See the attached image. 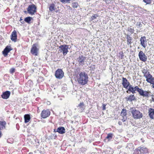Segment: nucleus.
<instances>
[{
    "mask_svg": "<svg viewBox=\"0 0 154 154\" xmlns=\"http://www.w3.org/2000/svg\"><path fill=\"white\" fill-rule=\"evenodd\" d=\"M130 110L132 114V117L134 119H139L142 117V113L138 110L136 109L135 108L132 107L130 108Z\"/></svg>",
    "mask_w": 154,
    "mask_h": 154,
    "instance_id": "obj_1",
    "label": "nucleus"
},
{
    "mask_svg": "<svg viewBox=\"0 0 154 154\" xmlns=\"http://www.w3.org/2000/svg\"><path fill=\"white\" fill-rule=\"evenodd\" d=\"M36 7L34 4H32L29 5L27 8V11L28 13L30 15H32L36 12Z\"/></svg>",
    "mask_w": 154,
    "mask_h": 154,
    "instance_id": "obj_2",
    "label": "nucleus"
},
{
    "mask_svg": "<svg viewBox=\"0 0 154 154\" xmlns=\"http://www.w3.org/2000/svg\"><path fill=\"white\" fill-rule=\"evenodd\" d=\"M60 49L59 51L60 52H62L63 54L64 55H66L68 52V49L69 48V45H60L59 46Z\"/></svg>",
    "mask_w": 154,
    "mask_h": 154,
    "instance_id": "obj_3",
    "label": "nucleus"
},
{
    "mask_svg": "<svg viewBox=\"0 0 154 154\" xmlns=\"http://www.w3.org/2000/svg\"><path fill=\"white\" fill-rule=\"evenodd\" d=\"M86 57L82 55H80L76 59L79 66H83L85 64Z\"/></svg>",
    "mask_w": 154,
    "mask_h": 154,
    "instance_id": "obj_4",
    "label": "nucleus"
},
{
    "mask_svg": "<svg viewBox=\"0 0 154 154\" xmlns=\"http://www.w3.org/2000/svg\"><path fill=\"white\" fill-rule=\"evenodd\" d=\"M138 56L140 60L143 62H145L146 61L147 57L142 51H140L139 52Z\"/></svg>",
    "mask_w": 154,
    "mask_h": 154,
    "instance_id": "obj_5",
    "label": "nucleus"
},
{
    "mask_svg": "<svg viewBox=\"0 0 154 154\" xmlns=\"http://www.w3.org/2000/svg\"><path fill=\"white\" fill-rule=\"evenodd\" d=\"M51 112L48 109L43 110L41 112V116L42 118L45 119L49 116Z\"/></svg>",
    "mask_w": 154,
    "mask_h": 154,
    "instance_id": "obj_6",
    "label": "nucleus"
},
{
    "mask_svg": "<svg viewBox=\"0 0 154 154\" xmlns=\"http://www.w3.org/2000/svg\"><path fill=\"white\" fill-rule=\"evenodd\" d=\"M77 80L79 83L82 85H84L87 83L88 78H77Z\"/></svg>",
    "mask_w": 154,
    "mask_h": 154,
    "instance_id": "obj_7",
    "label": "nucleus"
},
{
    "mask_svg": "<svg viewBox=\"0 0 154 154\" xmlns=\"http://www.w3.org/2000/svg\"><path fill=\"white\" fill-rule=\"evenodd\" d=\"M151 94L152 93H151L150 91H144L142 90L140 93V94L143 97H149L152 95Z\"/></svg>",
    "mask_w": 154,
    "mask_h": 154,
    "instance_id": "obj_8",
    "label": "nucleus"
},
{
    "mask_svg": "<svg viewBox=\"0 0 154 154\" xmlns=\"http://www.w3.org/2000/svg\"><path fill=\"white\" fill-rule=\"evenodd\" d=\"M127 114V110L126 109H122L120 114L121 115L122 117L123 118L122 119V120L123 122H125L127 119V117L126 116Z\"/></svg>",
    "mask_w": 154,
    "mask_h": 154,
    "instance_id": "obj_9",
    "label": "nucleus"
},
{
    "mask_svg": "<svg viewBox=\"0 0 154 154\" xmlns=\"http://www.w3.org/2000/svg\"><path fill=\"white\" fill-rule=\"evenodd\" d=\"M38 49L37 48L36 44H34L31 49V53L35 56H37L38 54Z\"/></svg>",
    "mask_w": 154,
    "mask_h": 154,
    "instance_id": "obj_10",
    "label": "nucleus"
},
{
    "mask_svg": "<svg viewBox=\"0 0 154 154\" xmlns=\"http://www.w3.org/2000/svg\"><path fill=\"white\" fill-rule=\"evenodd\" d=\"M140 45L142 46L144 48H145L147 45L146 37L144 36L140 38Z\"/></svg>",
    "mask_w": 154,
    "mask_h": 154,
    "instance_id": "obj_11",
    "label": "nucleus"
},
{
    "mask_svg": "<svg viewBox=\"0 0 154 154\" xmlns=\"http://www.w3.org/2000/svg\"><path fill=\"white\" fill-rule=\"evenodd\" d=\"M64 73L63 70L60 69H58L55 72V75L56 77H63Z\"/></svg>",
    "mask_w": 154,
    "mask_h": 154,
    "instance_id": "obj_12",
    "label": "nucleus"
},
{
    "mask_svg": "<svg viewBox=\"0 0 154 154\" xmlns=\"http://www.w3.org/2000/svg\"><path fill=\"white\" fill-rule=\"evenodd\" d=\"M49 11L51 12H57L58 11L55 6V5L53 3H51L49 5Z\"/></svg>",
    "mask_w": 154,
    "mask_h": 154,
    "instance_id": "obj_13",
    "label": "nucleus"
},
{
    "mask_svg": "<svg viewBox=\"0 0 154 154\" xmlns=\"http://www.w3.org/2000/svg\"><path fill=\"white\" fill-rule=\"evenodd\" d=\"M11 39L14 42L17 41V32L15 30H14L12 33L11 35Z\"/></svg>",
    "mask_w": 154,
    "mask_h": 154,
    "instance_id": "obj_14",
    "label": "nucleus"
},
{
    "mask_svg": "<svg viewBox=\"0 0 154 154\" xmlns=\"http://www.w3.org/2000/svg\"><path fill=\"white\" fill-rule=\"evenodd\" d=\"M77 107L79 112H81L84 111L85 106L83 102H81Z\"/></svg>",
    "mask_w": 154,
    "mask_h": 154,
    "instance_id": "obj_15",
    "label": "nucleus"
},
{
    "mask_svg": "<svg viewBox=\"0 0 154 154\" xmlns=\"http://www.w3.org/2000/svg\"><path fill=\"white\" fill-rule=\"evenodd\" d=\"M122 84L124 88H128V87L130 85V83L125 78H122Z\"/></svg>",
    "mask_w": 154,
    "mask_h": 154,
    "instance_id": "obj_16",
    "label": "nucleus"
},
{
    "mask_svg": "<svg viewBox=\"0 0 154 154\" xmlns=\"http://www.w3.org/2000/svg\"><path fill=\"white\" fill-rule=\"evenodd\" d=\"M11 92L9 91H6L2 93L1 96L2 98L4 99L8 98L10 95Z\"/></svg>",
    "mask_w": 154,
    "mask_h": 154,
    "instance_id": "obj_17",
    "label": "nucleus"
},
{
    "mask_svg": "<svg viewBox=\"0 0 154 154\" xmlns=\"http://www.w3.org/2000/svg\"><path fill=\"white\" fill-rule=\"evenodd\" d=\"M11 50V47L10 46H7L3 51V53L5 56L7 55L8 52Z\"/></svg>",
    "mask_w": 154,
    "mask_h": 154,
    "instance_id": "obj_18",
    "label": "nucleus"
},
{
    "mask_svg": "<svg viewBox=\"0 0 154 154\" xmlns=\"http://www.w3.org/2000/svg\"><path fill=\"white\" fill-rule=\"evenodd\" d=\"M56 131L58 132L60 134H63L65 133L66 131L64 127L60 126L58 128Z\"/></svg>",
    "mask_w": 154,
    "mask_h": 154,
    "instance_id": "obj_19",
    "label": "nucleus"
},
{
    "mask_svg": "<svg viewBox=\"0 0 154 154\" xmlns=\"http://www.w3.org/2000/svg\"><path fill=\"white\" fill-rule=\"evenodd\" d=\"M142 72L143 73L144 76L145 77H152L148 72L147 69H143L142 70Z\"/></svg>",
    "mask_w": 154,
    "mask_h": 154,
    "instance_id": "obj_20",
    "label": "nucleus"
},
{
    "mask_svg": "<svg viewBox=\"0 0 154 154\" xmlns=\"http://www.w3.org/2000/svg\"><path fill=\"white\" fill-rule=\"evenodd\" d=\"M138 149H139L142 154H145L148 152V149L145 147H139Z\"/></svg>",
    "mask_w": 154,
    "mask_h": 154,
    "instance_id": "obj_21",
    "label": "nucleus"
},
{
    "mask_svg": "<svg viewBox=\"0 0 154 154\" xmlns=\"http://www.w3.org/2000/svg\"><path fill=\"white\" fill-rule=\"evenodd\" d=\"M149 115L151 119H154L153 115L154 114V109L150 108L149 109Z\"/></svg>",
    "mask_w": 154,
    "mask_h": 154,
    "instance_id": "obj_22",
    "label": "nucleus"
},
{
    "mask_svg": "<svg viewBox=\"0 0 154 154\" xmlns=\"http://www.w3.org/2000/svg\"><path fill=\"white\" fill-rule=\"evenodd\" d=\"M126 38L127 39V44L128 45H131L132 42L131 41L132 40V38L128 34L126 35Z\"/></svg>",
    "mask_w": 154,
    "mask_h": 154,
    "instance_id": "obj_23",
    "label": "nucleus"
},
{
    "mask_svg": "<svg viewBox=\"0 0 154 154\" xmlns=\"http://www.w3.org/2000/svg\"><path fill=\"white\" fill-rule=\"evenodd\" d=\"M125 99L127 101H132L135 100V97L134 95H131L128 97H126Z\"/></svg>",
    "mask_w": 154,
    "mask_h": 154,
    "instance_id": "obj_24",
    "label": "nucleus"
},
{
    "mask_svg": "<svg viewBox=\"0 0 154 154\" xmlns=\"http://www.w3.org/2000/svg\"><path fill=\"white\" fill-rule=\"evenodd\" d=\"M24 122L25 123H27L29 122L31 118L30 115L29 114H25L24 116Z\"/></svg>",
    "mask_w": 154,
    "mask_h": 154,
    "instance_id": "obj_25",
    "label": "nucleus"
},
{
    "mask_svg": "<svg viewBox=\"0 0 154 154\" xmlns=\"http://www.w3.org/2000/svg\"><path fill=\"white\" fill-rule=\"evenodd\" d=\"M6 124V122L4 121H0V130L5 129V125Z\"/></svg>",
    "mask_w": 154,
    "mask_h": 154,
    "instance_id": "obj_26",
    "label": "nucleus"
},
{
    "mask_svg": "<svg viewBox=\"0 0 154 154\" xmlns=\"http://www.w3.org/2000/svg\"><path fill=\"white\" fill-rule=\"evenodd\" d=\"M146 81L151 84H154V78H146Z\"/></svg>",
    "mask_w": 154,
    "mask_h": 154,
    "instance_id": "obj_27",
    "label": "nucleus"
},
{
    "mask_svg": "<svg viewBox=\"0 0 154 154\" xmlns=\"http://www.w3.org/2000/svg\"><path fill=\"white\" fill-rule=\"evenodd\" d=\"M33 82L31 80H29L27 82L26 84V86L27 87H31L33 85Z\"/></svg>",
    "mask_w": 154,
    "mask_h": 154,
    "instance_id": "obj_28",
    "label": "nucleus"
},
{
    "mask_svg": "<svg viewBox=\"0 0 154 154\" xmlns=\"http://www.w3.org/2000/svg\"><path fill=\"white\" fill-rule=\"evenodd\" d=\"M57 137V136L55 134H51L48 137V140L55 139Z\"/></svg>",
    "mask_w": 154,
    "mask_h": 154,
    "instance_id": "obj_29",
    "label": "nucleus"
},
{
    "mask_svg": "<svg viewBox=\"0 0 154 154\" xmlns=\"http://www.w3.org/2000/svg\"><path fill=\"white\" fill-rule=\"evenodd\" d=\"M129 88L128 89V91L132 92V94H134L135 92H134V88L133 87L132 85H130L129 86Z\"/></svg>",
    "mask_w": 154,
    "mask_h": 154,
    "instance_id": "obj_30",
    "label": "nucleus"
},
{
    "mask_svg": "<svg viewBox=\"0 0 154 154\" xmlns=\"http://www.w3.org/2000/svg\"><path fill=\"white\" fill-rule=\"evenodd\" d=\"M71 6L73 8H78L79 6V5L78 2H73L72 3Z\"/></svg>",
    "mask_w": 154,
    "mask_h": 154,
    "instance_id": "obj_31",
    "label": "nucleus"
},
{
    "mask_svg": "<svg viewBox=\"0 0 154 154\" xmlns=\"http://www.w3.org/2000/svg\"><path fill=\"white\" fill-rule=\"evenodd\" d=\"M113 136V134L112 133H109L106 137V138L108 139L109 140H112V137Z\"/></svg>",
    "mask_w": 154,
    "mask_h": 154,
    "instance_id": "obj_32",
    "label": "nucleus"
},
{
    "mask_svg": "<svg viewBox=\"0 0 154 154\" xmlns=\"http://www.w3.org/2000/svg\"><path fill=\"white\" fill-rule=\"evenodd\" d=\"M32 19V17H29L25 18L24 19V21L28 23H30L31 20Z\"/></svg>",
    "mask_w": 154,
    "mask_h": 154,
    "instance_id": "obj_33",
    "label": "nucleus"
},
{
    "mask_svg": "<svg viewBox=\"0 0 154 154\" xmlns=\"http://www.w3.org/2000/svg\"><path fill=\"white\" fill-rule=\"evenodd\" d=\"M79 76L80 77H88L87 74L85 72H81L79 75Z\"/></svg>",
    "mask_w": 154,
    "mask_h": 154,
    "instance_id": "obj_34",
    "label": "nucleus"
},
{
    "mask_svg": "<svg viewBox=\"0 0 154 154\" xmlns=\"http://www.w3.org/2000/svg\"><path fill=\"white\" fill-rule=\"evenodd\" d=\"M134 92L135 91H137L138 92L139 94H140V93L141 92L142 89H140L138 88V87L137 86H135L134 88Z\"/></svg>",
    "mask_w": 154,
    "mask_h": 154,
    "instance_id": "obj_35",
    "label": "nucleus"
},
{
    "mask_svg": "<svg viewBox=\"0 0 154 154\" xmlns=\"http://www.w3.org/2000/svg\"><path fill=\"white\" fill-rule=\"evenodd\" d=\"M127 30L132 34L134 33V29L133 28H131V27H128Z\"/></svg>",
    "mask_w": 154,
    "mask_h": 154,
    "instance_id": "obj_36",
    "label": "nucleus"
},
{
    "mask_svg": "<svg viewBox=\"0 0 154 154\" xmlns=\"http://www.w3.org/2000/svg\"><path fill=\"white\" fill-rule=\"evenodd\" d=\"M138 147L134 151L133 154H142Z\"/></svg>",
    "mask_w": 154,
    "mask_h": 154,
    "instance_id": "obj_37",
    "label": "nucleus"
},
{
    "mask_svg": "<svg viewBox=\"0 0 154 154\" xmlns=\"http://www.w3.org/2000/svg\"><path fill=\"white\" fill-rule=\"evenodd\" d=\"M98 17V15L97 14H94L92 17H91V20H93L94 19L97 18Z\"/></svg>",
    "mask_w": 154,
    "mask_h": 154,
    "instance_id": "obj_38",
    "label": "nucleus"
},
{
    "mask_svg": "<svg viewBox=\"0 0 154 154\" xmlns=\"http://www.w3.org/2000/svg\"><path fill=\"white\" fill-rule=\"evenodd\" d=\"M136 25L137 26H138V28L141 27L142 26V25L141 24L140 22H137V23Z\"/></svg>",
    "mask_w": 154,
    "mask_h": 154,
    "instance_id": "obj_39",
    "label": "nucleus"
},
{
    "mask_svg": "<svg viewBox=\"0 0 154 154\" xmlns=\"http://www.w3.org/2000/svg\"><path fill=\"white\" fill-rule=\"evenodd\" d=\"M143 1L146 4H150L151 2V0H143Z\"/></svg>",
    "mask_w": 154,
    "mask_h": 154,
    "instance_id": "obj_40",
    "label": "nucleus"
},
{
    "mask_svg": "<svg viewBox=\"0 0 154 154\" xmlns=\"http://www.w3.org/2000/svg\"><path fill=\"white\" fill-rule=\"evenodd\" d=\"M87 150V149L85 148L82 147L80 149V151L81 152H83Z\"/></svg>",
    "mask_w": 154,
    "mask_h": 154,
    "instance_id": "obj_41",
    "label": "nucleus"
},
{
    "mask_svg": "<svg viewBox=\"0 0 154 154\" xmlns=\"http://www.w3.org/2000/svg\"><path fill=\"white\" fill-rule=\"evenodd\" d=\"M15 69L14 68H12L10 70V72L11 73H12L14 72L15 71Z\"/></svg>",
    "mask_w": 154,
    "mask_h": 154,
    "instance_id": "obj_42",
    "label": "nucleus"
},
{
    "mask_svg": "<svg viewBox=\"0 0 154 154\" xmlns=\"http://www.w3.org/2000/svg\"><path fill=\"white\" fill-rule=\"evenodd\" d=\"M102 106H103V108H102V109L103 110H105L106 109V105L105 104H103Z\"/></svg>",
    "mask_w": 154,
    "mask_h": 154,
    "instance_id": "obj_43",
    "label": "nucleus"
},
{
    "mask_svg": "<svg viewBox=\"0 0 154 154\" xmlns=\"http://www.w3.org/2000/svg\"><path fill=\"white\" fill-rule=\"evenodd\" d=\"M16 128L17 130H19V125L18 123H17L16 125Z\"/></svg>",
    "mask_w": 154,
    "mask_h": 154,
    "instance_id": "obj_44",
    "label": "nucleus"
},
{
    "mask_svg": "<svg viewBox=\"0 0 154 154\" xmlns=\"http://www.w3.org/2000/svg\"><path fill=\"white\" fill-rule=\"evenodd\" d=\"M121 59H122L123 58V57L124 56V55L123 54V53L122 52H121Z\"/></svg>",
    "mask_w": 154,
    "mask_h": 154,
    "instance_id": "obj_45",
    "label": "nucleus"
},
{
    "mask_svg": "<svg viewBox=\"0 0 154 154\" xmlns=\"http://www.w3.org/2000/svg\"><path fill=\"white\" fill-rule=\"evenodd\" d=\"M66 88L64 87H62V90L63 91V90H66Z\"/></svg>",
    "mask_w": 154,
    "mask_h": 154,
    "instance_id": "obj_46",
    "label": "nucleus"
},
{
    "mask_svg": "<svg viewBox=\"0 0 154 154\" xmlns=\"http://www.w3.org/2000/svg\"><path fill=\"white\" fill-rule=\"evenodd\" d=\"M58 97L59 98V97H64V96L63 95H60V96H58Z\"/></svg>",
    "mask_w": 154,
    "mask_h": 154,
    "instance_id": "obj_47",
    "label": "nucleus"
},
{
    "mask_svg": "<svg viewBox=\"0 0 154 154\" xmlns=\"http://www.w3.org/2000/svg\"><path fill=\"white\" fill-rule=\"evenodd\" d=\"M90 68H95V66L94 65H92V66H90Z\"/></svg>",
    "mask_w": 154,
    "mask_h": 154,
    "instance_id": "obj_48",
    "label": "nucleus"
},
{
    "mask_svg": "<svg viewBox=\"0 0 154 154\" xmlns=\"http://www.w3.org/2000/svg\"><path fill=\"white\" fill-rule=\"evenodd\" d=\"M77 69H76V70H78L79 71H80V68L78 67L77 68H76Z\"/></svg>",
    "mask_w": 154,
    "mask_h": 154,
    "instance_id": "obj_49",
    "label": "nucleus"
},
{
    "mask_svg": "<svg viewBox=\"0 0 154 154\" xmlns=\"http://www.w3.org/2000/svg\"><path fill=\"white\" fill-rule=\"evenodd\" d=\"M10 140V139H8L7 140V141L8 143H10L9 142V140Z\"/></svg>",
    "mask_w": 154,
    "mask_h": 154,
    "instance_id": "obj_50",
    "label": "nucleus"
},
{
    "mask_svg": "<svg viewBox=\"0 0 154 154\" xmlns=\"http://www.w3.org/2000/svg\"><path fill=\"white\" fill-rule=\"evenodd\" d=\"M122 123L121 122H118V124L119 125H121Z\"/></svg>",
    "mask_w": 154,
    "mask_h": 154,
    "instance_id": "obj_51",
    "label": "nucleus"
},
{
    "mask_svg": "<svg viewBox=\"0 0 154 154\" xmlns=\"http://www.w3.org/2000/svg\"><path fill=\"white\" fill-rule=\"evenodd\" d=\"M131 144H131L130 143L128 144V145H127L128 147L129 145H130Z\"/></svg>",
    "mask_w": 154,
    "mask_h": 154,
    "instance_id": "obj_52",
    "label": "nucleus"
},
{
    "mask_svg": "<svg viewBox=\"0 0 154 154\" xmlns=\"http://www.w3.org/2000/svg\"><path fill=\"white\" fill-rule=\"evenodd\" d=\"M28 154H33V153L32 152H30Z\"/></svg>",
    "mask_w": 154,
    "mask_h": 154,
    "instance_id": "obj_53",
    "label": "nucleus"
},
{
    "mask_svg": "<svg viewBox=\"0 0 154 154\" xmlns=\"http://www.w3.org/2000/svg\"><path fill=\"white\" fill-rule=\"evenodd\" d=\"M112 151H111V152H110V153H109V152H107V153H109V154H111V153H112Z\"/></svg>",
    "mask_w": 154,
    "mask_h": 154,
    "instance_id": "obj_54",
    "label": "nucleus"
},
{
    "mask_svg": "<svg viewBox=\"0 0 154 154\" xmlns=\"http://www.w3.org/2000/svg\"><path fill=\"white\" fill-rule=\"evenodd\" d=\"M54 132H57L56 131V130L55 129L54 130Z\"/></svg>",
    "mask_w": 154,
    "mask_h": 154,
    "instance_id": "obj_55",
    "label": "nucleus"
},
{
    "mask_svg": "<svg viewBox=\"0 0 154 154\" xmlns=\"http://www.w3.org/2000/svg\"><path fill=\"white\" fill-rule=\"evenodd\" d=\"M152 101H154V98H152Z\"/></svg>",
    "mask_w": 154,
    "mask_h": 154,
    "instance_id": "obj_56",
    "label": "nucleus"
},
{
    "mask_svg": "<svg viewBox=\"0 0 154 154\" xmlns=\"http://www.w3.org/2000/svg\"><path fill=\"white\" fill-rule=\"evenodd\" d=\"M58 78L59 79H61L62 78Z\"/></svg>",
    "mask_w": 154,
    "mask_h": 154,
    "instance_id": "obj_57",
    "label": "nucleus"
},
{
    "mask_svg": "<svg viewBox=\"0 0 154 154\" xmlns=\"http://www.w3.org/2000/svg\"><path fill=\"white\" fill-rule=\"evenodd\" d=\"M152 88H154V84L152 85Z\"/></svg>",
    "mask_w": 154,
    "mask_h": 154,
    "instance_id": "obj_58",
    "label": "nucleus"
},
{
    "mask_svg": "<svg viewBox=\"0 0 154 154\" xmlns=\"http://www.w3.org/2000/svg\"><path fill=\"white\" fill-rule=\"evenodd\" d=\"M60 100H62V99H61V98H60Z\"/></svg>",
    "mask_w": 154,
    "mask_h": 154,
    "instance_id": "obj_59",
    "label": "nucleus"
},
{
    "mask_svg": "<svg viewBox=\"0 0 154 154\" xmlns=\"http://www.w3.org/2000/svg\"><path fill=\"white\" fill-rule=\"evenodd\" d=\"M41 78H42V80H44V79H43V77Z\"/></svg>",
    "mask_w": 154,
    "mask_h": 154,
    "instance_id": "obj_60",
    "label": "nucleus"
},
{
    "mask_svg": "<svg viewBox=\"0 0 154 154\" xmlns=\"http://www.w3.org/2000/svg\"><path fill=\"white\" fill-rule=\"evenodd\" d=\"M21 20H22V19H21L20 18V21Z\"/></svg>",
    "mask_w": 154,
    "mask_h": 154,
    "instance_id": "obj_61",
    "label": "nucleus"
},
{
    "mask_svg": "<svg viewBox=\"0 0 154 154\" xmlns=\"http://www.w3.org/2000/svg\"><path fill=\"white\" fill-rule=\"evenodd\" d=\"M126 92H127V93H128V91H126Z\"/></svg>",
    "mask_w": 154,
    "mask_h": 154,
    "instance_id": "obj_62",
    "label": "nucleus"
},
{
    "mask_svg": "<svg viewBox=\"0 0 154 154\" xmlns=\"http://www.w3.org/2000/svg\"><path fill=\"white\" fill-rule=\"evenodd\" d=\"M109 149H108V150H107L108 151Z\"/></svg>",
    "mask_w": 154,
    "mask_h": 154,
    "instance_id": "obj_63",
    "label": "nucleus"
},
{
    "mask_svg": "<svg viewBox=\"0 0 154 154\" xmlns=\"http://www.w3.org/2000/svg\"><path fill=\"white\" fill-rule=\"evenodd\" d=\"M37 80H38V81L39 79H38Z\"/></svg>",
    "mask_w": 154,
    "mask_h": 154,
    "instance_id": "obj_64",
    "label": "nucleus"
}]
</instances>
